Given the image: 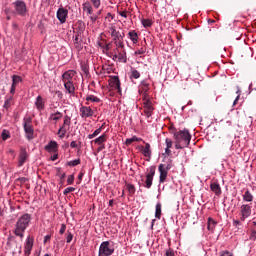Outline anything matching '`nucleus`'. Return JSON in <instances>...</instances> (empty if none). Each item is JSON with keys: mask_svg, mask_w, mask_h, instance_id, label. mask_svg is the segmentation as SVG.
<instances>
[{"mask_svg": "<svg viewBox=\"0 0 256 256\" xmlns=\"http://www.w3.org/2000/svg\"><path fill=\"white\" fill-rule=\"evenodd\" d=\"M143 105H144V114L145 116L149 119L153 115V102L149 98H147V93L144 94V99H143Z\"/></svg>", "mask_w": 256, "mask_h": 256, "instance_id": "obj_7", "label": "nucleus"}, {"mask_svg": "<svg viewBox=\"0 0 256 256\" xmlns=\"http://www.w3.org/2000/svg\"><path fill=\"white\" fill-rule=\"evenodd\" d=\"M156 167L155 166H150L147 169V174H146V180H145V185L144 187L146 189H151V187L153 186V178L155 177V171H156Z\"/></svg>", "mask_w": 256, "mask_h": 256, "instance_id": "obj_6", "label": "nucleus"}, {"mask_svg": "<svg viewBox=\"0 0 256 256\" xmlns=\"http://www.w3.org/2000/svg\"><path fill=\"white\" fill-rule=\"evenodd\" d=\"M117 27L115 26V24H110L108 26V33H110V35H113L115 33H117Z\"/></svg>", "mask_w": 256, "mask_h": 256, "instance_id": "obj_45", "label": "nucleus"}, {"mask_svg": "<svg viewBox=\"0 0 256 256\" xmlns=\"http://www.w3.org/2000/svg\"><path fill=\"white\" fill-rule=\"evenodd\" d=\"M160 176H159V183H163L164 181H167V175L168 171L165 170V164H160L158 167Z\"/></svg>", "mask_w": 256, "mask_h": 256, "instance_id": "obj_19", "label": "nucleus"}, {"mask_svg": "<svg viewBox=\"0 0 256 256\" xmlns=\"http://www.w3.org/2000/svg\"><path fill=\"white\" fill-rule=\"evenodd\" d=\"M90 2L95 9H99V7H101V0H90Z\"/></svg>", "mask_w": 256, "mask_h": 256, "instance_id": "obj_47", "label": "nucleus"}, {"mask_svg": "<svg viewBox=\"0 0 256 256\" xmlns=\"http://www.w3.org/2000/svg\"><path fill=\"white\" fill-rule=\"evenodd\" d=\"M242 199L246 203H251L253 201V194H251V191L246 190L242 196Z\"/></svg>", "mask_w": 256, "mask_h": 256, "instance_id": "obj_30", "label": "nucleus"}, {"mask_svg": "<svg viewBox=\"0 0 256 256\" xmlns=\"http://www.w3.org/2000/svg\"><path fill=\"white\" fill-rule=\"evenodd\" d=\"M56 95H57V97L59 98V99H63V92H61V91H56Z\"/></svg>", "mask_w": 256, "mask_h": 256, "instance_id": "obj_62", "label": "nucleus"}, {"mask_svg": "<svg viewBox=\"0 0 256 256\" xmlns=\"http://www.w3.org/2000/svg\"><path fill=\"white\" fill-rule=\"evenodd\" d=\"M139 141H143V138H139L137 136H132L131 138L126 139L125 144L131 145V143H139Z\"/></svg>", "mask_w": 256, "mask_h": 256, "instance_id": "obj_37", "label": "nucleus"}, {"mask_svg": "<svg viewBox=\"0 0 256 256\" xmlns=\"http://www.w3.org/2000/svg\"><path fill=\"white\" fill-rule=\"evenodd\" d=\"M13 105V96H6L4 101V109H9Z\"/></svg>", "mask_w": 256, "mask_h": 256, "instance_id": "obj_33", "label": "nucleus"}, {"mask_svg": "<svg viewBox=\"0 0 256 256\" xmlns=\"http://www.w3.org/2000/svg\"><path fill=\"white\" fill-rule=\"evenodd\" d=\"M45 151H47L48 153H57L58 149H59V144H57V142L55 141H50L45 147H44Z\"/></svg>", "mask_w": 256, "mask_h": 256, "instance_id": "obj_20", "label": "nucleus"}, {"mask_svg": "<svg viewBox=\"0 0 256 256\" xmlns=\"http://www.w3.org/2000/svg\"><path fill=\"white\" fill-rule=\"evenodd\" d=\"M109 85L112 89H116L118 93H121V81L119 80V76H111Z\"/></svg>", "mask_w": 256, "mask_h": 256, "instance_id": "obj_15", "label": "nucleus"}, {"mask_svg": "<svg viewBox=\"0 0 256 256\" xmlns=\"http://www.w3.org/2000/svg\"><path fill=\"white\" fill-rule=\"evenodd\" d=\"M23 129L27 141H33L35 139V129L33 128V119L31 117L23 118Z\"/></svg>", "mask_w": 256, "mask_h": 256, "instance_id": "obj_2", "label": "nucleus"}, {"mask_svg": "<svg viewBox=\"0 0 256 256\" xmlns=\"http://www.w3.org/2000/svg\"><path fill=\"white\" fill-rule=\"evenodd\" d=\"M107 141V134L103 133L98 138L94 139L92 143H95V145H104Z\"/></svg>", "mask_w": 256, "mask_h": 256, "instance_id": "obj_27", "label": "nucleus"}, {"mask_svg": "<svg viewBox=\"0 0 256 256\" xmlns=\"http://www.w3.org/2000/svg\"><path fill=\"white\" fill-rule=\"evenodd\" d=\"M115 253V246L111 241H104L99 246L98 256H111Z\"/></svg>", "mask_w": 256, "mask_h": 256, "instance_id": "obj_4", "label": "nucleus"}, {"mask_svg": "<svg viewBox=\"0 0 256 256\" xmlns=\"http://www.w3.org/2000/svg\"><path fill=\"white\" fill-rule=\"evenodd\" d=\"M103 127L104 125L96 129L92 134H89L87 136V139H95V137H97L98 135H101V131H103Z\"/></svg>", "mask_w": 256, "mask_h": 256, "instance_id": "obj_34", "label": "nucleus"}, {"mask_svg": "<svg viewBox=\"0 0 256 256\" xmlns=\"http://www.w3.org/2000/svg\"><path fill=\"white\" fill-rule=\"evenodd\" d=\"M145 50L141 48L140 50L135 51V55H144Z\"/></svg>", "mask_w": 256, "mask_h": 256, "instance_id": "obj_61", "label": "nucleus"}, {"mask_svg": "<svg viewBox=\"0 0 256 256\" xmlns=\"http://www.w3.org/2000/svg\"><path fill=\"white\" fill-rule=\"evenodd\" d=\"M79 111L82 119H89V117H93L95 115V111L91 106H81Z\"/></svg>", "mask_w": 256, "mask_h": 256, "instance_id": "obj_10", "label": "nucleus"}, {"mask_svg": "<svg viewBox=\"0 0 256 256\" xmlns=\"http://www.w3.org/2000/svg\"><path fill=\"white\" fill-rule=\"evenodd\" d=\"M74 45L78 51H81V49H83V45H81V34L80 33H77L75 35Z\"/></svg>", "mask_w": 256, "mask_h": 256, "instance_id": "obj_29", "label": "nucleus"}, {"mask_svg": "<svg viewBox=\"0 0 256 256\" xmlns=\"http://www.w3.org/2000/svg\"><path fill=\"white\" fill-rule=\"evenodd\" d=\"M83 11L87 13V15H93V6L91 2H85L82 4Z\"/></svg>", "mask_w": 256, "mask_h": 256, "instance_id": "obj_28", "label": "nucleus"}, {"mask_svg": "<svg viewBox=\"0 0 256 256\" xmlns=\"http://www.w3.org/2000/svg\"><path fill=\"white\" fill-rule=\"evenodd\" d=\"M251 206L249 204H242L240 206V221H245L246 219H249V217H251Z\"/></svg>", "mask_w": 256, "mask_h": 256, "instance_id": "obj_8", "label": "nucleus"}, {"mask_svg": "<svg viewBox=\"0 0 256 256\" xmlns=\"http://www.w3.org/2000/svg\"><path fill=\"white\" fill-rule=\"evenodd\" d=\"M90 20L92 23H95V21H97V16L95 15L90 16Z\"/></svg>", "mask_w": 256, "mask_h": 256, "instance_id": "obj_64", "label": "nucleus"}, {"mask_svg": "<svg viewBox=\"0 0 256 256\" xmlns=\"http://www.w3.org/2000/svg\"><path fill=\"white\" fill-rule=\"evenodd\" d=\"M28 157H29V154H27V150L25 148H21L20 154L18 156V167H23Z\"/></svg>", "mask_w": 256, "mask_h": 256, "instance_id": "obj_17", "label": "nucleus"}, {"mask_svg": "<svg viewBox=\"0 0 256 256\" xmlns=\"http://www.w3.org/2000/svg\"><path fill=\"white\" fill-rule=\"evenodd\" d=\"M126 187H127L128 192H129V195H135V191H136L135 185L126 184Z\"/></svg>", "mask_w": 256, "mask_h": 256, "instance_id": "obj_44", "label": "nucleus"}, {"mask_svg": "<svg viewBox=\"0 0 256 256\" xmlns=\"http://www.w3.org/2000/svg\"><path fill=\"white\" fill-rule=\"evenodd\" d=\"M70 147L72 148V149H81V142H79V143H77L76 141H72L71 143H70Z\"/></svg>", "mask_w": 256, "mask_h": 256, "instance_id": "obj_48", "label": "nucleus"}, {"mask_svg": "<svg viewBox=\"0 0 256 256\" xmlns=\"http://www.w3.org/2000/svg\"><path fill=\"white\" fill-rule=\"evenodd\" d=\"M155 217L156 219H161V202L156 204Z\"/></svg>", "mask_w": 256, "mask_h": 256, "instance_id": "obj_40", "label": "nucleus"}, {"mask_svg": "<svg viewBox=\"0 0 256 256\" xmlns=\"http://www.w3.org/2000/svg\"><path fill=\"white\" fill-rule=\"evenodd\" d=\"M166 256H175V252L172 249L166 251Z\"/></svg>", "mask_w": 256, "mask_h": 256, "instance_id": "obj_58", "label": "nucleus"}, {"mask_svg": "<svg viewBox=\"0 0 256 256\" xmlns=\"http://www.w3.org/2000/svg\"><path fill=\"white\" fill-rule=\"evenodd\" d=\"M75 181V176L74 175H69L67 179L68 185H73V182Z\"/></svg>", "mask_w": 256, "mask_h": 256, "instance_id": "obj_53", "label": "nucleus"}, {"mask_svg": "<svg viewBox=\"0 0 256 256\" xmlns=\"http://www.w3.org/2000/svg\"><path fill=\"white\" fill-rule=\"evenodd\" d=\"M99 147L97 148V153H101V151H103V149H105V144H98Z\"/></svg>", "mask_w": 256, "mask_h": 256, "instance_id": "obj_60", "label": "nucleus"}, {"mask_svg": "<svg viewBox=\"0 0 256 256\" xmlns=\"http://www.w3.org/2000/svg\"><path fill=\"white\" fill-rule=\"evenodd\" d=\"M31 224V214H23L18 218L15 224L14 228V235L16 237H20V239H23L25 237V231H27V228Z\"/></svg>", "mask_w": 256, "mask_h": 256, "instance_id": "obj_1", "label": "nucleus"}, {"mask_svg": "<svg viewBox=\"0 0 256 256\" xmlns=\"http://www.w3.org/2000/svg\"><path fill=\"white\" fill-rule=\"evenodd\" d=\"M68 16H69V10L68 9L59 8L57 10L56 17L62 25H63V23H66Z\"/></svg>", "mask_w": 256, "mask_h": 256, "instance_id": "obj_14", "label": "nucleus"}, {"mask_svg": "<svg viewBox=\"0 0 256 256\" xmlns=\"http://www.w3.org/2000/svg\"><path fill=\"white\" fill-rule=\"evenodd\" d=\"M113 41H119L121 39H125V33L124 32H120V31H117L115 32L114 34L111 35Z\"/></svg>", "mask_w": 256, "mask_h": 256, "instance_id": "obj_32", "label": "nucleus"}, {"mask_svg": "<svg viewBox=\"0 0 256 256\" xmlns=\"http://www.w3.org/2000/svg\"><path fill=\"white\" fill-rule=\"evenodd\" d=\"M141 85L144 88V91H147V89H149V83H147V81H142Z\"/></svg>", "mask_w": 256, "mask_h": 256, "instance_id": "obj_55", "label": "nucleus"}, {"mask_svg": "<svg viewBox=\"0 0 256 256\" xmlns=\"http://www.w3.org/2000/svg\"><path fill=\"white\" fill-rule=\"evenodd\" d=\"M165 155H167V157H171L172 152L171 149L173 148V140H171V138H166L165 139Z\"/></svg>", "mask_w": 256, "mask_h": 256, "instance_id": "obj_24", "label": "nucleus"}, {"mask_svg": "<svg viewBox=\"0 0 256 256\" xmlns=\"http://www.w3.org/2000/svg\"><path fill=\"white\" fill-rule=\"evenodd\" d=\"M71 125V117L65 116L63 125L58 130V135L60 139H63L67 133V129L65 127H69Z\"/></svg>", "mask_w": 256, "mask_h": 256, "instance_id": "obj_12", "label": "nucleus"}, {"mask_svg": "<svg viewBox=\"0 0 256 256\" xmlns=\"http://www.w3.org/2000/svg\"><path fill=\"white\" fill-rule=\"evenodd\" d=\"M141 23H142L143 27H145V29H147L148 27H151L153 25V21H151V19H142Z\"/></svg>", "mask_w": 256, "mask_h": 256, "instance_id": "obj_43", "label": "nucleus"}, {"mask_svg": "<svg viewBox=\"0 0 256 256\" xmlns=\"http://www.w3.org/2000/svg\"><path fill=\"white\" fill-rule=\"evenodd\" d=\"M65 93L68 95H75V84L73 82H63Z\"/></svg>", "mask_w": 256, "mask_h": 256, "instance_id": "obj_22", "label": "nucleus"}, {"mask_svg": "<svg viewBox=\"0 0 256 256\" xmlns=\"http://www.w3.org/2000/svg\"><path fill=\"white\" fill-rule=\"evenodd\" d=\"M185 147H189V146H185L183 142H180L179 140H175V149H185Z\"/></svg>", "mask_w": 256, "mask_h": 256, "instance_id": "obj_46", "label": "nucleus"}, {"mask_svg": "<svg viewBox=\"0 0 256 256\" xmlns=\"http://www.w3.org/2000/svg\"><path fill=\"white\" fill-rule=\"evenodd\" d=\"M210 189H211V191H213V193H215V195L217 197H220L222 190H221V185H219V183H217V182L211 183Z\"/></svg>", "mask_w": 256, "mask_h": 256, "instance_id": "obj_25", "label": "nucleus"}, {"mask_svg": "<svg viewBox=\"0 0 256 256\" xmlns=\"http://www.w3.org/2000/svg\"><path fill=\"white\" fill-rule=\"evenodd\" d=\"M175 141H180L185 147H189L191 143V134L189 130L184 129L174 133Z\"/></svg>", "mask_w": 256, "mask_h": 256, "instance_id": "obj_3", "label": "nucleus"}, {"mask_svg": "<svg viewBox=\"0 0 256 256\" xmlns=\"http://www.w3.org/2000/svg\"><path fill=\"white\" fill-rule=\"evenodd\" d=\"M139 77H141V73L136 69H132L130 72V79H139Z\"/></svg>", "mask_w": 256, "mask_h": 256, "instance_id": "obj_41", "label": "nucleus"}, {"mask_svg": "<svg viewBox=\"0 0 256 256\" xmlns=\"http://www.w3.org/2000/svg\"><path fill=\"white\" fill-rule=\"evenodd\" d=\"M32 249H33V240H31V238L28 237L24 245V256H30Z\"/></svg>", "mask_w": 256, "mask_h": 256, "instance_id": "obj_21", "label": "nucleus"}, {"mask_svg": "<svg viewBox=\"0 0 256 256\" xmlns=\"http://www.w3.org/2000/svg\"><path fill=\"white\" fill-rule=\"evenodd\" d=\"M241 220H233V226L234 227H241Z\"/></svg>", "mask_w": 256, "mask_h": 256, "instance_id": "obj_57", "label": "nucleus"}, {"mask_svg": "<svg viewBox=\"0 0 256 256\" xmlns=\"http://www.w3.org/2000/svg\"><path fill=\"white\" fill-rule=\"evenodd\" d=\"M114 45H116V49H119V51L125 50L124 39L114 41Z\"/></svg>", "mask_w": 256, "mask_h": 256, "instance_id": "obj_35", "label": "nucleus"}, {"mask_svg": "<svg viewBox=\"0 0 256 256\" xmlns=\"http://www.w3.org/2000/svg\"><path fill=\"white\" fill-rule=\"evenodd\" d=\"M72 241H73V233L68 231L66 236V243H71Z\"/></svg>", "mask_w": 256, "mask_h": 256, "instance_id": "obj_50", "label": "nucleus"}, {"mask_svg": "<svg viewBox=\"0 0 256 256\" xmlns=\"http://www.w3.org/2000/svg\"><path fill=\"white\" fill-rule=\"evenodd\" d=\"M65 231H67V225L61 224V227L59 230L60 235H63L65 233Z\"/></svg>", "mask_w": 256, "mask_h": 256, "instance_id": "obj_54", "label": "nucleus"}, {"mask_svg": "<svg viewBox=\"0 0 256 256\" xmlns=\"http://www.w3.org/2000/svg\"><path fill=\"white\" fill-rule=\"evenodd\" d=\"M66 165H68V167H77V165H81V159L68 161Z\"/></svg>", "mask_w": 256, "mask_h": 256, "instance_id": "obj_39", "label": "nucleus"}, {"mask_svg": "<svg viewBox=\"0 0 256 256\" xmlns=\"http://www.w3.org/2000/svg\"><path fill=\"white\" fill-rule=\"evenodd\" d=\"M118 15H120V17H124V19H127V11H120L118 12Z\"/></svg>", "mask_w": 256, "mask_h": 256, "instance_id": "obj_59", "label": "nucleus"}, {"mask_svg": "<svg viewBox=\"0 0 256 256\" xmlns=\"http://www.w3.org/2000/svg\"><path fill=\"white\" fill-rule=\"evenodd\" d=\"M236 93H237L238 95H237V97L235 98V100H234V102H233V106L237 105V102L239 101V97H241V95L239 94V93H241L240 90H238Z\"/></svg>", "mask_w": 256, "mask_h": 256, "instance_id": "obj_56", "label": "nucleus"}, {"mask_svg": "<svg viewBox=\"0 0 256 256\" xmlns=\"http://www.w3.org/2000/svg\"><path fill=\"white\" fill-rule=\"evenodd\" d=\"M47 241H51V235H46L44 237V244L47 243Z\"/></svg>", "mask_w": 256, "mask_h": 256, "instance_id": "obj_63", "label": "nucleus"}, {"mask_svg": "<svg viewBox=\"0 0 256 256\" xmlns=\"http://www.w3.org/2000/svg\"><path fill=\"white\" fill-rule=\"evenodd\" d=\"M86 101H90V103H101V98L90 94L86 97Z\"/></svg>", "mask_w": 256, "mask_h": 256, "instance_id": "obj_36", "label": "nucleus"}, {"mask_svg": "<svg viewBox=\"0 0 256 256\" xmlns=\"http://www.w3.org/2000/svg\"><path fill=\"white\" fill-rule=\"evenodd\" d=\"M14 7L15 15H19L20 17H25L27 15V4L23 0H17L12 3Z\"/></svg>", "mask_w": 256, "mask_h": 256, "instance_id": "obj_5", "label": "nucleus"}, {"mask_svg": "<svg viewBox=\"0 0 256 256\" xmlns=\"http://www.w3.org/2000/svg\"><path fill=\"white\" fill-rule=\"evenodd\" d=\"M1 137L3 141H7V139H11V132L9 130L4 129L2 130Z\"/></svg>", "mask_w": 256, "mask_h": 256, "instance_id": "obj_38", "label": "nucleus"}, {"mask_svg": "<svg viewBox=\"0 0 256 256\" xmlns=\"http://www.w3.org/2000/svg\"><path fill=\"white\" fill-rule=\"evenodd\" d=\"M34 105H35L37 111H44L45 110V100L43 99V96L38 95L36 97Z\"/></svg>", "mask_w": 256, "mask_h": 256, "instance_id": "obj_18", "label": "nucleus"}, {"mask_svg": "<svg viewBox=\"0 0 256 256\" xmlns=\"http://www.w3.org/2000/svg\"><path fill=\"white\" fill-rule=\"evenodd\" d=\"M113 55V61H119V63H127V51L115 49Z\"/></svg>", "mask_w": 256, "mask_h": 256, "instance_id": "obj_9", "label": "nucleus"}, {"mask_svg": "<svg viewBox=\"0 0 256 256\" xmlns=\"http://www.w3.org/2000/svg\"><path fill=\"white\" fill-rule=\"evenodd\" d=\"M128 39H130L134 45H137V43H139V34H137L135 30H131L128 32Z\"/></svg>", "mask_w": 256, "mask_h": 256, "instance_id": "obj_26", "label": "nucleus"}, {"mask_svg": "<svg viewBox=\"0 0 256 256\" xmlns=\"http://www.w3.org/2000/svg\"><path fill=\"white\" fill-rule=\"evenodd\" d=\"M75 75H77V71L68 70L62 74V82L63 83H73V79H75Z\"/></svg>", "mask_w": 256, "mask_h": 256, "instance_id": "obj_13", "label": "nucleus"}, {"mask_svg": "<svg viewBox=\"0 0 256 256\" xmlns=\"http://www.w3.org/2000/svg\"><path fill=\"white\" fill-rule=\"evenodd\" d=\"M145 146L139 145L138 150L143 155V157H147L148 159H151V155H153V152L151 151V144L148 142L143 141Z\"/></svg>", "mask_w": 256, "mask_h": 256, "instance_id": "obj_11", "label": "nucleus"}, {"mask_svg": "<svg viewBox=\"0 0 256 256\" xmlns=\"http://www.w3.org/2000/svg\"><path fill=\"white\" fill-rule=\"evenodd\" d=\"M253 225H254V227H256V222L255 221L253 222ZM249 239H250V241H254V242L256 241V228L251 230Z\"/></svg>", "mask_w": 256, "mask_h": 256, "instance_id": "obj_42", "label": "nucleus"}, {"mask_svg": "<svg viewBox=\"0 0 256 256\" xmlns=\"http://www.w3.org/2000/svg\"><path fill=\"white\" fill-rule=\"evenodd\" d=\"M73 191H75V188L68 187L63 191V195H69V193H73Z\"/></svg>", "mask_w": 256, "mask_h": 256, "instance_id": "obj_52", "label": "nucleus"}, {"mask_svg": "<svg viewBox=\"0 0 256 256\" xmlns=\"http://www.w3.org/2000/svg\"><path fill=\"white\" fill-rule=\"evenodd\" d=\"M215 227H217V221H215L213 218L209 217L208 222H207L208 231H214Z\"/></svg>", "mask_w": 256, "mask_h": 256, "instance_id": "obj_31", "label": "nucleus"}, {"mask_svg": "<svg viewBox=\"0 0 256 256\" xmlns=\"http://www.w3.org/2000/svg\"><path fill=\"white\" fill-rule=\"evenodd\" d=\"M23 83V78L19 75H12V85L10 88V95H13L17 89V85Z\"/></svg>", "mask_w": 256, "mask_h": 256, "instance_id": "obj_16", "label": "nucleus"}, {"mask_svg": "<svg viewBox=\"0 0 256 256\" xmlns=\"http://www.w3.org/2000/svg\"><path fill=\"white\" fill-rule=\"evenodd\" d=\"M63 119V114L60 111L51 112L48 120L53 121L54 123H57V121H61Z\"/></svg>", "mask_w": 256, "mask_h": 256, "instance_id": "obj_23", "label": "nucleus"}, {"mask_svg": "<svg viewBox=\"0 0 256 256\" xmlns=\"http://www.w3.org/2000/svg\"><path fill=\"white\" fill-rule=\"evenodd\" d=\"M59 107V103H55V102H52L51 104H50V107H49V109H50V111L53 113V112H56L55 111V109H57Z\"/></svg>", "mask_w": 256, "mask_h": 256, "instance_id": "obj_49", "label": "nucleus"}, {"mask_svg": "<svg viewBox=\"0 0 256 256\" xmlns=\"http://www.w3.org/2000/svg\"><path fill=\"white\" fill-rule=\"evenodd\" d=\"M57 175L60 177V179H65L66 177L65 172H61V168H57Z\"/></svg>", "mask_w": 256, "mask_h": 256, "instance_id": "obj_51", "label": "nucleus"}]
</instances>
